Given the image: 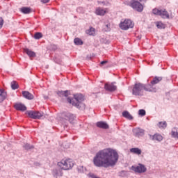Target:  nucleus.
Wrapping results in <instances>:
<instances>
[{"label":"nucleus","mask_w":178,"mask_h":178,"mask_svg":"<svg viewBox=\"0 0 178 178\" xmlns=\"http://www.w3.org/2000/svg\"><path fill=\"white\" fill-rule=\"evenodd\" d=\"M134 27V23L131 19H125L120 24V28L122 30H129V29H133Z\"/></svg>","instance_id":"nucleus-6"},{"label":"nucleus","mask_w":178,"mask_h":178,"mask_svg":"<svg viewBox=\"0 0 178 178\" xmlns=\"http://www.w3.org/2000/svg\"><path fill=\"white\" fill-rule=\"evenodd\" d=\"M74 43L75 45H83V40L79 38H76L74 40Z\"/></svg>","instance_id":"nucleus-31"},{"label":"nucleus","mask_w":178,"mask_h":178,"mask_svg":"<svg viewBox=\"0 0 178 178\" xmlns=\"http://www.w3.org/2000/svg\"><path fill=\"white\" fill-rule=\"evenodd\" d=\"M22 94L24 98H26V99H34V95H33V94L30 93L29 91H22Z\"/></svg>","instance_id":"nucleus-17"},{"label":"nucleus","mask_w":178,"mask_h":178,"mask_svg":"<svg viewBox=\"0 0 178 178\" xmlns=\"http://www.w3.org/2000/svg\"><path fill=\"white\" fill-rule=\"evenodd\" d=\"M155 88L152 87L151 85L138 83L134 84L132 88V94L133 95L143 97V95H144V91L151 92L155 91Z\"/></svg>","instance_id":"nucleus-2"},{"label":"nucleus","mask_w":178,"mask_h":178,"mask_svg":"<svg viewBox=\"0 0 178 178\" xmlns=\"http://www.w3.org/2000/svg\"><path fill=\"white\" fill-rule=\"evenodd\" d=\"M158 126L159 129H166V127H168V124L166 123V122H160L158 123Z\"/></svg>","instance_id":"nucleus-29"},{"label":"nucleus","mask_w":178,"mask_h":178,"mask_svg":"<svg viewBox=\"0 0 178 178\" xmlns=\"http://www.w3.org/2000/svg\"><path fill=\"white\" fill-rule=\"evenodd\" d=\"M163 80L162 76H154L153 79L151 81L149 86H152V87H154L153 86H155L156 84H159V83H161V81Z\"/></svg>","instance_id":"nucleus-15"},{"label":"nucleus","mask_w":178,"mask_h":178,"mask_svg":"<svg viewBox=\"0 0 178 178\" xmlns=\"http://www.w3.org/2000/svg\"><path fill=\"white\" fill-rule=\"evenodd\" d=\"M140 2H143V0H131L129 6L134 9V10H136V12H143L144 10V6Z\"/></svg>","instance_id":"nucleus-5"},{"label":"nucleus","mask_w":178,"mask_h":178,"mask_svg":"<svg viewBox=\"0 0 178 178\" xmlns=\"http://www.w3.org/2000/svg\"><path fill=\"white\" fill-rule=\"evenodd\" d=\"M34 38L35 40H40V38H42V33L40 32H37L34 34Z\"/></svg>","instance_id":"nucleus-33"},{"label":"nucleus","mask_w":178,"mask_h":178,"mask_svg":"<svg viewBox=\"0 0 178 178\" xmlns=\"http://www.w3.org/2000/svg\"><path fill=\"white\" fill-rule=\"evenodd\" d=\"M106 63H108L107 60H104L101 62V65H105Z\"/></svg>","instance_id":"nucleus-41"},{"label":"nucleus","mask_w":178,"mask_h":178,"mask_svg":"<svg viewBox=\"0 0 178 178\" xmlns=\"http://www.w3.org/2000/svg\"><path fill=\"white\" fill-rule=\"evenodd\" d=\"M19 10L22 13H24V15H29V13H31V8L30 7H22Z\"/></svg>","instance_id":"nucleus-21"},{"label":"nucleus","mask_w":178,"mask_h":178,"mask_svg":"<svg viewBox=\"0 0 178 178\" xmlns=\"http://www.w3.org/2000/svg\"><path fill=\"white\" fill-rule=\"evenodd\" d=\"M14 108L16 111H20L21 112H24L25 111H27V107H26V105L22 103H15L14 104Z\"/></svg>","instance_id":"nucleus-13"},{"label":"nucleus","mask_w":178,"mask_h":178,"mask_svg":"<svg viewBox=\"0 0 178 178\" xmlns=\"http://www.w3.org/2000/svg\"><path fill=\"white\" fill-rule=\"evenodd\" d=\"M116 82H112L111 83H105L104 90L106 91H109L110 92H113L118 90V86H116Z\"/></svg>","instance_id":"nucleus-9"},{"label":"nucleus","mask_w":178,"mask_h":178,"mask_svg":"<svg viewBox=\"0 0 178 178\" xmlns=\"http://www.w3.org/2000/svg\"><path fill=\"white\" fill-rule=\"evenodd\" d=\"M57 95L58 97H68L69 96V91L68 90H60L57 92Z\"/></svg>","instance_id":"nucleus-25"},{"label":"nucleus","mask_w":178,"mask_h":178,"mask_svg":"<svg viewBox=\"0 0 178 178\" xmlns=\"http://www.w3.org/2000/svg\"><path fill=\"white\" fill-rule=\"evenodd\" d=\"M131 170L135 172V173H145L147 172V168L144 164L139 163L138 165H132Z\"/></svg>","instance_id":"nucleus-7"},{"label":"nucleus","mask_w":178,"mask_h":178,"mask_svg":"<svg viewBox=\"0 0 178 178\" xmlns=\"http://www.w3.org/2000/svg\"><path fill=\"white\" fill-rule=\"evenodd\" d=\"M105 13H106V11L101 8H98L95 10V14L97 16H104L105 15Z\"/></svg>","instance_id":"nucleus-22"},{"label":"nucleus","mask_w":178,"mask_h":178,"mask_svg":"<svg viewBox=\"0 0 178 178\" xmlns=\"http://www.w3.org/2000/svg\"><path fill=\"white\" fill-rule=\"evenodd\" d=\"M27 114L31 119H41L44 116V113L40 111H27Z\"/></svg>","instance_id":"nucleus-8"},{"label":"nucleus","mask_w":178,"mask_h":178,"mask_svg":"<svg viewBox=\"0 0 178 178\" xmlns=\"http://www.w3.org/2000/svg\"><path fill=\"white\" fill-rule=\"evenodd\" d=\"M149 140L152 141H157V143H161L163 140V137L161 134H154V135H149Z\"/></svg>","instance_id":"nucleus-11"},{"label":"nucleus","mask_w":178,"mask_h":178,"mask_svg":"<svg viewBox=\"0 0 178 178\" xmlns=\"http://www.w3.org/2000/svg\"><path fill=\"white\" fill-rule=\"evenodd\" d=\"M63 173L60 169H54L53 170V176L54 177L58 178V176H62Z\"/></svg>","instance_id":"nucleus-23"},{"label":"nucleus","mask_w":178,"mask_h":178,"mask_svg":"<svg viewBox=\"0 0 178 178\" xmlns=\"http://www.w3.org/2000/svg\"><path fill=\"white\" fill-rule=\"evenodd\" d=\"M119 176L120 177H125V176H127V171L126 170H122L119 172Z\"/></svg>","instance_id":"nucleus-34"},{"label":"nucleus","mask_w":178,"mask_h":178,"mask_svg":"<svg viewBox=\"0 0 178 178\" xmlns=\"http://www.w3.org/2000/svg\"><path fill=\"white\" fill-rule=\"evenodd\" d=\"M97 127H99V129H103L104 130H107V129H109V125L108 123L99 121L96 123Z\"/></svg>","instance_id":"nucleus-14"},{"label":"nucleus","mask_w":178,"mask_h":178,"mask_svg":"<svg viewBox=\"0 0 178 178\" xmlns=\"http://www.w3.org/2000/svg\"><path fill=\"white\" fill-rule=\"evenodd\" d=\"M74 165V163H73V160H72L71 159L62 160L61 161L58 163V166L61 168L63 170H69L70 169H72Z\"/></svg>","instance_id":"nucleus-4"},{"label":"nucleus","mask_w":178,"mask_h":178,"mask_svg":"<svg viewBox=\"0 0 178 178\" xmlns=\"http://www.w3.org/2000/svg\"><path fill=\"white\" fill-rule=\"evenodd\" d=\"M133 133H134V136H135V137H143V136H144V129L136 127L134 128L132 130Z\"/></svg>","instance_id":"nucleus-12"},{"label":"nucleus","mask_w":178,"mask_h":178,"mask_svg":"<svg viewBox=\"0 0 178 178\" xmlns=\"http://www.w3.org/2000/svg\"><path fill=\"white\" fill-rule=\"evenodd\" d=\"M6 97H8L6 91L4 89H0V104L6 99Z\"/></svg>","instance_id":"nucleus-16"},{"label":"nucleus","mask_w":178,"mask_h":178,"mask_svg":"<svg viewBox=\"0 0 178 178\" xmlns=\"http://www.w3.org/2000/svg\"><path fill=\"white\" fill-rule=\"evenodd\" d=\"M154 15H156L157 16H159L161 13V10H159L158 8H154L152 10Z\"/></svg>","instance_id":"nucleus-35"},{"label":"nucleus","mask_w":178,"mask_h":178,"mask_svg":"<svg viewBox=\"0 0 178 178\" xmlns=\"http://www.w3.org/2000/svg\"><path fill=\"white\" fill-rule=\"evenodd\" d=\"M24 52L29 56V58H35V52L31 51L30 49H24Z\"/></svg>","instance_id":"nucleus-18"},{"label":"nucleus","mask_w":178,"mask_h":178,"mask_svg":"<svg viewBox=\"0 0 178 178\" xmlns=\"http://www.w3.org/2000/svg\"><path fill=\"white\" fill-rule=\"evenodd\" d=\"M61 116L63 118V119H65V120H67L68 122H70V123H72V122H73V120H74V115H73L71 113H67V112H64L61 114Z\"/></svg>","instance_id":"nucleus-10"},{"label":"nucleus","mask_w":178,"mask_h":178,"mask_svg":"<svg viewBox=\"0 0 178 178\" xmlns=\"http://www.w3.org/2000/svg\"><path fill=\"white\" fill-rule=\"evenodd\" d=\"M100 3H102L104 6H108V5H109V3L108 2H105V1H103V2H100Z\"/></svg>","instance_id":"nucleus-40"},{"label":"nucleus","mask_w":178,"mask_h":178,"mask_svg":"<svg viewBox=\"0 0 178 178\" xmlns=\"http://www.w3.org/2000/svg\"><path fill=\"white\" fill-rule=\"evenodd\" d=\"M138 115L140 116H145L146 115V112H145V110L144 109H140L138 111Z\"/></svg>","instance_id":"nucleus-36"},{"label":"nucleus","mask_w":178,"mask_h":178,"mask_svg":"<svg viewBox=\"0 0 178 178\" xmlns=\"http://www.w3.org/2000/svg\"><path fill=\"white\" fill-rule=\"evenodd\" d=\"M55 48H56V46H54Z\"/></svg>","instance_id":"nucleus-42"},{"label":"nucleus","mask_w":178,"mask_h":178,"mask_svg":"<svg viewBox=\"0 0 178 178\" xmlns=\"http://www.w3.org/2000/svg\"><path fill=\"white\" fill-rule=\"evenodd\" d=\"M123 118H126V119H129V120H133V116L129 111H124L122 113Z\"/></svg>","instance_id":"nucleus-26"},{"label":"nucleus","mask_w":178,"mask_h":178,"mask_svg":"<svg viewBox=\"0 0 178 178\" xmlns=\"http://www.w3.org/2000/svg\"><path fill=\"white\" fill-rule=\"evenodd\" d=\"M2 26H3V19L0 17V29H2Z\"/></svg>","instance_id":"nucleus-38"},{"label":"nucleus","mask_w":178,"mask_h":178,"mask_svg":"<svg viewBox=\"0 0 178 178\" xmlns=\"http://www.w3.org/2000/svg\"><path fill=\"white\" fill-rule=\"evenodd\" d=\"M170 134L172 138H175L176 140H178V128L177 127L172 128Z\"/></svg>","instance_id":"nucleus-19"},{"label":"nucleus","mask_w":178,"mask_h":178,"mask_svg":"<svg viewBox=\"0 0 178 178\" xmlns=\"http://www.w3.org/2000/svg\"><path fill=\"white\" fill-rule=\"evenodd\" d=\"M156 26L157 29H165L166 27V26L163 23H162V22H157L156 23Z\"/></svg>","instance_id":"nucleus-30"},{"label":"nucleus","mask_w":178,"mask_h":178,"mask_svg":"<svg viewBox=\"0 0 178 178\" xmlns=\"http://www.w3.org/2000/svg\"><path fill=\"white\" fill-rule=\"evenodd\" d=\"M74 98L72 99L71 97H67V101L69 102V104H72L73 106H76L78 109H80L81 106H80V104L84 101V95L83 94L79 93V94H76L74 95ZM74 99L76 102H74Z\"/></svg>","instance_id":"nucleus-3"},{"label":"nucleus","mask_w":178,"mask_h":178,"mask_svg":"<svg viewBox=\"0 0 178 178\" xmlns=\"http://www.w3.org/2000/svg\"><path fill=\"white\" fill-rule=\"evenodd\" d=\"M49 1L51 0H40L42 3H49Z\"/></svg>","instance_id":"nucleus-39"},{"label":"nucleus","mask_w":178,"mask_h":178,"mask_svg":"<svg viewBox=\"0 0 178 178\" xmlns=\"http://www.w3.org/2000/svg\"><path fill=\"white\" fill-rule=\"evenodd\" d=\"M110 30H111V24L105 25L104 31H109Z\"/></svg>","instance_id":"nucleus-37"},{"label":"nucleus","mask_w":178,"mask_h":178,"mask_svg":"<svg viewBox=\"0 0 178 178\" xmlns=\"http://www.w3.org/2000/svg\"><path fill=\"white\" fill-rule=\"evenodd\" d=\"M159 16H161L163 19H169V13L166 10H161V13Z\"/></svg>","instance_id":"nucleus-24"},{"label":"nucleus","mask_w":178,"mask_h":178,"mask_svg":"<svg viewBox=\"0 0 178 178\" xmlns=\"http://www.w3.org/2000/svg\"><path fill=\"white\" fill-rule=\"evenodd\" d=\"M119 161V154L112 148L99 151L93 158V163L97 168L115 166Z\"/></svg>","instance_id":"nucleus-1"},{"label":"nucleus","mask_w":178,"mask_h":178,"mask_svg":"<svg viewBox=\"0 0 178 178\" xmlns=\"http://www.w3.org/2000/svg\"><path fill=\"white\" fill-rule=\"evenodd\" d=\"M11 88L12 90H17L19 88V83L16 82V81H13L11 82Z\"/></svg>","instance_id":"nucleus-28"},{"label":"nucleus","mask_w":178,"mask_h":178,"mask_svg":"<svg viewBox=\"0 0 178 178\" xmlns=\"http://www.w3.org/2000/svg\"><path fill=\"white\" fill-rule=\"evenodd\" d=\"M23 147L26 150L34 149V145H30L29 143H26Z\"/></svg>","instance_id":"nucleus-32"},{"label":"nucleus","mask_w":178,"mask_h":178,"mask_svg":"<svg viewBox=\"0 0 178 178\" xmlns=\"http://www.w3.org/2000/svg\"><path fill=\"white\" fill-rule=\"evenodd\" d=\"M86 34H88L89 35H95V29L90 27V29L86 31Z\"/></svg>","instance_id":"nucleus-27"},{"label":"nucleus","mask_w":178,"mask_h":178,"mask_svg":"<svg viewBox=\"0 0 178 178\" xmlns=\"http://www.w3.org/2000/svg\"><path fill=\"white\" fill-rule=\"evenodd\" d=\"M130 152L135 155H141L143 152L141 151V149L138 147H133L130 149Z\"/></svg>","instance_id":"nucleus-20"}]
</instances>
